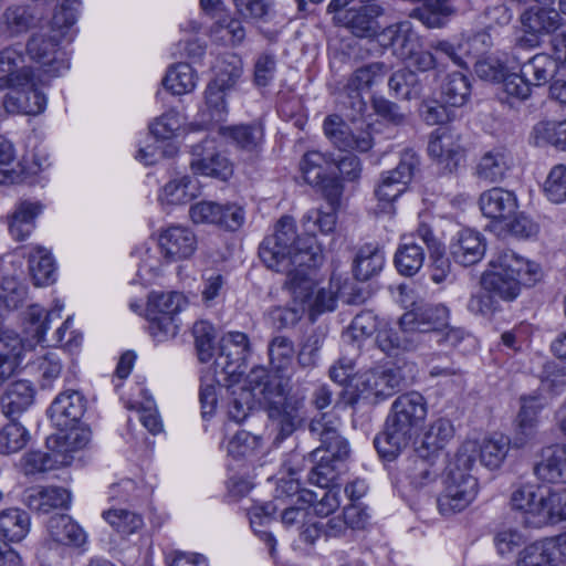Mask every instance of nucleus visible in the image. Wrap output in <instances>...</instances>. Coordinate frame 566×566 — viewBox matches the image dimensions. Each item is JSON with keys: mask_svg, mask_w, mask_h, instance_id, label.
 <instances>
[{"mask_svg": "<svg viewBox=\"0 0 566 566\" xmlns=\"http://www.w3.org/2000/svg\"><path fill=\"white\" fill-rule=\"evenodd\" d=\"M188 305L187 297L179 292H151L147 302L149 333L157 342L175 337L179 331L178 313Z\"/></svg>", "mask_w": 566, "mask_h": 566, "instance_id": "6e6552de", "label": "nucleus"}, {"mask_svg": "<svg viewBox=\"0 0 566 566\" xmlns=\"http://www.w3.org/2000/svg\"><path fill=\"white\" fill-rule=\"evenodd\" d=\"M490 266L492 270L481 277V286L505 302L515 300L522 286H534L543 276L539 264L510 249L497 251L491 259Z\"/></svg>", "mask_w": 566, "mask_h": 566, "instance_id": "39448f33", "label": "nucleus"}, {"mask_svg": "<svg viewBox=\"0 0 566 566\" xmlns=\"http://www.w3.org/2000/svg\"><path fill=\"white\" fill-rule=\"evenodd\" d=\"M199 195V181L196 178L185 175L168 181L159 193V200L168 205H185Z\"/></svg>", "mask_w": 566, "mask_h": 566, "instance_id": "4c0bfd02", "label": "nucleus"}, {"mask_svg": "<svg viewBox=\"0 0 566 566\" xmlns=\"http://www.w3.org/2000/svg\"><path fill=\"white\" fill-rule=\"evenodd\" d=\"M388 86L397 98L406 101L418 98L422 93V84L410 69L394 72L388 80Z\"/></svg>", "mask_w": 566, "mask_h": 566, "instance_id": "603ef678", "label": "nucleus"}, {"mask_svg": "<svg viewBox=\"0 0 566 566\" xmlns=\"http://www.w3.org/2000/svg\"><path fill=\"white\" fill-rule=\"evenodd\" d=\"M418 164V157L413 151H405L397 167L382 175L375 190L378 200L387 203L395 201L406 190Z\"/></svg>", "mask_w": 566, "mask_h": 566, "instance_id": "dca6fc26", "label": "nucleus"}, {"mask_svg": "<svg viewBox=\"0 0 566 566\" xmlns=\"http://www.w3.org/2000/svg\"><path fill=\"white\" fill-rule=\"evenodd\" d=\"M70 29H55L51 24L48 33L33 34L27 44V52L31 60L40 65L44 78H39L44 84L53 77L60 76L69 70L70 62L66 53L61 49L62 39L66 38Z\"/></svg>", "mask_w": 566, "mask_h": 566, "instance_id": "0eeeda50", "label": "nucleus"}, {"mask_svg": "<svg viewBox=\"0 0 566 566\" xmlns=\"http://www.w3.org/2000/svg\"><path fill=\"white\" fill-rule=\"evenodd\" d=\"M43 206L39 201L21 200L8 216L10 234L18 241L27 239L35 228V219L42 212Z\"/></svg>", "mask_w": 566, "mask_h": 566, "instance_id": "f704fd0d", "label": "nucleus"}, {"mask_svg": "<svg viewBox=\"0 0 566 566\" xmlns=\"http://www.w3.org/2000/svg\"><path fill=\"white\" fill-rule=\"evenodd\" d=\"M535 524H556L566 521V489L544 490Z\"/></svg>", "mask_w": 566, "mask_h": 566, "instance_id": "79ce46f5", "label": "nucleus"}, {"mask_svg": "<svg viewBox=\"0 0 566 566\" xmlns=\"http://www.w3.org/2000/svg\"><path fill=\"white\" fill-rule=\"evenodd\" d=\"M476 451L474 441H467L459 448L447 475L444 491L437 501L442 515L461 512L475 499L478 479L471 471L476 462Z\"/></svg>", "mask_w": 566, "mask_h": 566, "instance_id": "423d86ee", "label": "nucleus"}, {"mask_svg": "<svg viewBox=\"0 0 566 566\" xmlns=\"http://www.w3.org/2000/svg\"><path fill=\"white\" fill-rule=\"evenodd\" d=\"M479 205L485 217L495 220L509 219L518 207L515 193L501 187L482 192Z\"/></svg>", "mask_w": 566, "mask_h": 566, "instance_id": "cd10ccee", "label": "nucleus"}, {"mask_svg": "<svg viewBox=\"0 0 566 566\" xmlns=\"http://www.w3.org/2000/svg\"><path fill=\"white\" fill-rule=\"evenodd\" d=\"M221 132L224 136L229 137L238 147L248 150H258L264 139L263 125L258 122L248 124H239L228 127H222Z\"/></svg>", "mask_w": 566, "mask_h": 566, "instance_id": "37998d69", "label": "nucleus"}, {"mask_svg": "<svg viewBox=\"0 0 566 566\" xmlns=\"http://www.w3.org/2000/svg\"><path fill=\"white\" fill-rule=\"evenodd\" d=\"M91 441V431L84 428L70 427L60 430L55 436L48 438L46 444L50 450L57 452L60 457H67L69 463L72 460V452L85 448Z\"/></svg>", "mask_w": 566, "mask_h": 566, "instance_id": "e433bc0d", "label": "nucleus"}, {"mask_svg": "<svg viewBox=\"0 0 566 566\" xmlns=\"http://www.w3.org/2000/svg\"><path fill=\"white\" fill-rule=\"evenodd\" d=\"M543 193L555 205L566 202V165L557 164L551 168L542 186Z\"/></svg>", "mask_w": 566, "mask_h": 566, "instance_id": "e2e57ef3", "label": "nucleus"}, {"mask_svg": "<svg viewBox=\"0 0 566 566\" xmlns=\"http://www.w3.org/2000/svg\"><path fill=\"white\" fill-rule=\"evenodd\" d=\"M29 451L21 459L23 472L29 474L42 473L69 464L67 457H60L57 452Z\"/></svg>", "mask_w": 566, "mask_h": 566, "instance_id": "5fc2aeb1", "label": "nucleus"}, {"mask_svg": "<svg viewBox=\"0 0 566 566\" xmlns=\"http://www.w3.org/2000/svg\"><path fill=\"white\" fill-rule=\"evenodd\" d=\"M2 105L10 115H39L44 112L48 104L45 94L41 91L34 75L7 87Z\"/></svg>", "mask_w": 566, "mask_h": 566, "instance_id": "9b49d317", "label": "nucleus"}, {"mask_svg": "<svg viewBox=\"0 0 566 566\" xmlns=\"http://www.w3.org/2000/svg\"><path fill=\"white\" fill-rule=\"evenodd\" d=\"M537 144H548L566 150V119L539 122L534 127Z\"/></svg>", "mask_w": 566, "mask_h": 566, "instance_id": "680f3d73", "label": "nucleus"}, {"mask_svg": "<svg viewBox=\"0 0 566 566\" xmlns=\"http://www.w3.org/2000/svg\"><path fill=\"white\" fill-rule=\"evenodd\" d=\"M449 308L442 304L430 305L416 312H407L400 317V325L407 331H413L419 343L423 337H428L434 331H441L447 327L449 319Z\"/></svg>", "mask_w": 566, "mask_h": 566, "instance_id": "f3484780", "label": "nucleus"}, {"mask_svg": "<svg viewBox=\"0 0 566 566\" xmlns=\"http://www.w3.org/2000/svg\"><path fill=\"white\" fill-rule=\"evenodd\" d=\"M428 415V402L418 391L398 396L391 403L384 429L374 444L379 455L388 461L396 459L418 436Z\"/></svg>", "mask_w": 566, "mask_h": 566, "instance_id": "7ed1b4c3", "label": "nucleus"}, {"mask_svg": "<svg viewBox=\"0 0 566 566\" xmlns=\"http://www.w3.org/2000/svg\"><path fill=\"white\" fill-rule=\"evenodd\" d=\"M356 394L349 398V403L355 405L360 398L379 402L398 392L405 385V378L400 368L376 366L355 377Z\"/></svg>", "mask_w": 566, "mask_h": 566, "instance_id": "1a4fd4ad", "label": "nucleus"}, {"mask_svg": "<svg viewBox=\"0 0 566 566\" xmlns=\"http://www.w3.org/2000/svg\"><path fill=\"white\" fill-rule=\"evenodd\" d=\"M387 65L382 62H374L355 70L343 87V94L348 98L352 116L364 115L367 104L361 97V92L370 90L381 82L387 74Z\"/></svg>", "mask_w": 566, "mask_h": 566, "instance_id": "ddd939ff", "label": "nucleus"}, {"mask_svg": "<svg viewBox=\"0 0 566 566\" xmlns=\"http://www.w3.org/2000/svg\"><path fill=\"white\" fill-rule=\"evenodd\" d=\"M196 72L188 63L172 65L163 78V85L175 95H182L196 87Z\"/></svg>", "mask_w": 566, "mask_h": 566, "instance_id": "3c124183", "label": "nucleus"}, {"mask_svg": "<svg viewBox=\"0 0 566 566\" xmlns=\"http://www.w3.org/2000/svg\"><path fill=\"white\" fill-rule=\"evenodd\" d=\"M510 444L509 437L494 434L485 438L480 446L476 444V457H480V462L485 468L499 469L509 453Z\"/></svg>", "mask_w": 566, "mask_h": 566, "instance_id": "a18cd8bd", "label": "nucleus"}, {"mask_svg": "<svg viewBox=\"0 0 566 566\" xmlns=\"http://www.w3.org/2000/svg\"><path fill=\"white\" fill-rule=\"evenodd\" d=\"M198 239L188 227L171 226L159 234V248L169 261L189 259L197 250Z\"/></svg>", "mask_w": 566, "mask_h": 566, "instance_id": "aec40b11", "label": "nucleus"}, {"mask_svg": "<svg viewBox=\"0 0 566 566\" xmlns=\"http://www.w3.org/2000/svg\"><path fill=\"white\" fill-rule=\"evenodd\" d=\"M513 166L511 153L504 147H494L479 159L474 175L479 180L494 184L502 181Z\"/></svg>", "mask_w": 566, "mask_h": 566, "instance_id": "a878e982", "label": "nucleus"}, {"mask_svg": "<svg viewBox=\"0 0 566 566\" xmlns=\"http://www.w3.org/2000/svg\"><path fill=\"white\" fill-rule=\"evenodd\" d=\"M70 502V492L60 486L33 488L28 490L24 495L25 505L42 514H48L56 509H67Z\"/></svg>", "mask_w": 566, "mask_h": 566, "instance_id": "c756f323", "label": "nucleus"}, {"mask_svg": "<svg viewBox=\"0 0 566 566\" xmlns=\"http://www.w3.org/2000/svg\"><path fill=\"white\" fill-rule=\"evenodd\" d=\"M542 493L543 489L538 484H521L512 492L511 506L513 510L521 511L537 518Z\"/></svg>", "mask_w": 566, "mask_h": 566, "instance_id": "6e6d98bb", "label": "nucleus"}, {"mask_svg": "<svg viewBox=\"0 0 566 566\" xmlns=\"http://www.w3.org/2000/svg\"><path fill=\"white\" fill-rule=\"evenodd\" d=\"M63 304L56 303L54 308L45 312L40 305L32 304L23 314L24 332L32 336L38 343L45 344L46 346H56L62 344L66 331L70 328L72 317L69 316L64 323L55 331L52 337L46 338V331L50 324L61 318Z\"/></svg>", "mask_w": 566, "mask_h": 566, "instance_id": "f8f14e48", "label": "nucleus"}, {"mask_svg": "<svg viewBox=\"0 0 566 566\" xmlns=\"http://www.w3.org/2000/svg\"><path fill=\"white\" fill-rule=\"evenodd\" d=\"M34 395V387L29 380H17L10 384L0 398L2 413L7 418L14 419L33 403Z\"/></svg>", "mask_w": 566, "mask_h": 566, "instance_id": "72a5a7b5", "label": "nucleus"}, {"mask_svg": "<svg viewBox=\"0 0 566 566\" xmlns=\"http://www.w3.org/2000/svg\"><path fill=\"white\" fill-rule=\"evenodd\" d=\"M259 255L271 270L285 273L284 287L305 298L311 290V271L323 262V253L313 237L300 238L292 217H282L274 232L263 239Z\"/></svg>", "mask_w": 566, "mask_h": 566, "instance_id": "f257e3e1", "label": "nucleus"}, {"mask_svg": "<svg viewBox=\"0 0 566 566\" xmlns=\"http://www.w3.org/2000/svg\"><path fill=\"white\" fill-rule=\"evenodd\" d=\"M210 35L216 41L235 45L244 40L245 29L239 19L228 13H219L210 27Z\"/></svg>", "mask_w": 566, "mask_h": 566, "instance_id": "8fccbe9b", "label": "nucleus"}, {"mask_svg": "<svg viewBox=\"0 0 566 566\" xmlns=\"http://www.w3.org/2000/svg\"><path fill=\"white\" fill-rule=\"evenodd\" d=\"M535 475L549 483H566V444L556 443L542 449Z\"/></svg>", "mask_w": 566, "mask_h": 566, "instance_id": "bb28decb", "label": "nucleus"}, {"mask_svg": "<svg viewBox=\"0 0 566 566\" xmlns=\"http://www.w3.org/2000/svg\"><path fill=\"white\" fill-rule=\"evenodd\" d=\"M358 7H350L339 14L338 20L355 36L358 38H379L378 18L385 12L377 0H359Z\"/></svg>", "mask_w": 566, "mask_h": 566, "instance_id": "4468645a", "label": "nucleus"}, {"mask_svg": "<svg viewBox=\"0 0 566 566\" xmlns=\"http://www.w3.org/2000/svg\"><path fill=\"white\" fill-rule=\"evenodd\" d=\"M62 368V360L55 353H46L30 364V369L35 375L42 389L52 387L53 382L60 377Z\"/></svg>", "mask_w": 566, "mask_h": 566, "instance_id": "13d9d810", "label": "nucleus"}, {"mask_svg": "<svg viewBox=\"0 0 566 566\" xmlns=\"http://www.w3.org/2000/svg\"><path fill=\"white\" fill-rule=\"evenodd\" d=\"M250 381L254 385L256 392L262 395L269 418V429L273 436L272 443L279 447L302 426L303 402L290 395L287 385L281 377L272 376L264 367L252 368Z\"/></svg>", "mask_w": 566, "mask_h": 566, "instance_id": "20e7f679", "label": "nucleus"}, {"mask_svg": "<svg viewBox=\"0 0 566 566\" xmlns=\"http://www.w3.org/2000/svg\"><path fill=\"white\" fill-rule=\"evenodd\" d=\"M418 241L420 240L416 228L411 233L401 237V243L396 251L395 266L405 276L415 275L423 265L424 251Z\"/></svg>", "mask_w": 566, "mask_h": 566, "instance_id": "7c9ffc66", "label": "nucleus"}, {"mask_svg": "<svg viewBox=\"0 0 566 566\" xmlns=\"http://www.w3.org/2000/svg\"><path fill=\"white\" fill-rule=\"evenodd\" d=\"M85 410V397L77 390H65L55 397L48 413L55 427L66 430L82 419Z\"/></svg>", "mask_w": 566, "mask_h": 566, "instance_id": "6ab92c4d", "label": "nucleus"}, {"mask_svg": "<svg viewBox=\"0 0 566 566\" xmlns=\"http://www.w3.org/2000/svg\"><path fill=\"white\" fill-rule=\"evenodd\" d=\"M440 95L443 102L450 106H463L471 95L470 78L461 72L447 74L440 85Z\"/></svg>", "mask_w": 566, "mask_h": 566, "instance_id": "c03bdc74", "label": "nucleus"}, {"mask_svg": "<svg viewBox=\"0 0 566 566\" xmlns=\"http://www.w3.org/2000/svg\"><path fill=\"white\" fill-rule=\"evenodd\" d=\"M293 297L292 306H277L271 312V318L279 328H286L294 326L303 316L305 312V305L311 300L314 291V280L312 279V285L308 295L303 300L294 295V293L287 290Z\"/></svg>", "mask_w": 566, "mask_h": 566, "instance_id": "4d7b16f0", "label": "nucleus"}, {"mask_svg": "<svg viewBox=\"0 0 566 566\" xmlns=\"http://www.w3.org/2000/svg\"><path fill=\"white\" fill-rule=\"evenodd\" d=\"M29 268L35 285H48L54 282V261L52 255L45 249L36 248L30 254Z\"/></svg>", "mask_w": 566, "mask_h": 566, "instance_id": "bf43d9fd", "label": "nucleus"}, {"mask_svg": "<svg viewBox=\"0 0 566 566\" xmlns=\"http://www.w3.org/2000/svg\"><path fill=\"white\" fill-rule=\"evenodd\" d=\"M334 160L319 151H307L300 164L304 179L310 185H318L322 178L325 177L326 167Z\"/></svg>", "mask_w": 566, "mask_h": 566, "instance_id": "774afa93", "label": "nucleus"}, {"mask_svg": "<svg viewBox=\"0 0 566 566\" xmlns=\"http://www.w3.org/2000/svg\"><path fill=\"white\" fill-rule=\"evenodd\" d=\"M103 517L122 535H130L144 525L143 517L139 514L125 509H111L105 511Z\"/></svg>", "mask_w": 566, "mask_h": 566, "instance_id": "338daca9", "label": "nucleus"}, {"mask_svg": "<svg viewBox=\"0 0 566 566\" xmlns=\"http://www.w3.org/2000/svg\"><path fill=\"white\" fill-rule=\"evenodd\" d=\"M454 436L450 420L439 418L431 422L421 439L415 444V453L419 458L437 459Z\"/></svg>", "mask_w": 566, "mask_h": 566, "instance_id": "b1692460", "label": "nucleus"}, {"mask_svg": "<svg viewBox=\"0 0 566 566\" xmlns=\"http://www.w3.org/2000/svg\"><path fill=\"white\" fill-rule=\"evenodd\" d=\"M384 264V251L377 244L367 243L358 250L354 259V275L359 281H367L377 275Z\"/></svg>", "mask_w": 566, "mask_h": 566, "instance_id": "a19ab883", "label": "nucleus"}, {"mask_svg": "<svg viewBox=\"0 0 566 566\" xmlns=\"http://www.w3.org/2000/svg\"><path fill=\"white\" fill-rule=\"evenodd\" d=\"M428 153L439 163H446V168L450 171H452L459 164V147L453 144L452 137L447 133L431 134L428 144Z\"/></svg>", "mask_w": 566, "mask_h": 566, "instance_id": "864d4df0", "label": "nucleus"}, {"mask_svg": "<svg viewBox=\"0 0 566 566\" xmlns=\"http://www.w3.org/2000/svg\"><path fill=\"white\" fill-rule=\"evenodd\" d=\"M254 385L250 381V373L247 376V385L241 386L238 389L232 390V398L229 402V417L233 421L240 423L249 415L250 410L254 405V400H258L263 405L262 395L256 392Z\"/></svg>", "mask_w": 566, "mask_h": 566, "instance_id": "49530a36", "label": "nucleus"}, {"mask_svg": "<svg viewBox=\"0 0 566 566\" xmlns=\"http://www.w3.org/2000/svg\"><path fill=\"white\" fill-rule=\"evenodd\" d=\"M485 250L484 238L472 229H462L450 243V253L453 260L463 266H471L480 262Z\"/></svg>", "mask_w": 566, "mask_h": 566, "instance_id": "393cba45", "label": "nucleus"}, {"mask_svg": "<svg viewBox=\"0 0 566 566\" xmlns=\"http://www.w3.org/2000/svg\"><path fill=\"white\" fill-rule=\"evenodd\" d=\"M301 454L293 452L289 460L284 462L290 479L285 480L281 478L275 488L276 502L286 505L291 503H314L317 497V493L310 490H301L298 479L295 475L298 473L301 468L297 465Z\"/></svg>", "mask_w": 566, "mask_h": 566, "instance_id": "4be33fe9", "label": "nucleus"}, {"mask_svg": "<svg viewBox=\"0 0 566 566\" xmlns=\"http://www.w3.org/2000/svg\"><path fill=\"white\" fill-rule=\"evenodd\" d=\"M378 348L389 357H397L406 352L418 348L419 339L413 331H407L399 324V328L382 327L376 336Z\"/></svg>", "mask_w": 566, "mask_h": 566, "instance_id": "2f4dec72", "label": "nucleus"}, {"mask_svg": "<svg viewBox=\"0 0 566 566\" xmlns=\"http://www.w3.org/2000/svg\"><path fill=\"white\" fill-rule=\"evenodd\" d=\"M269 357L271 366L277 373L286 371L294 359V344L286 336H275L269 343Z\"/></svg>", "mask_w": 566, "mask_h": 566, "instance_id": "0e129e2a", "label": "nucleus"}, {"mask_svg": "<svg viewBox=\"0 0 566 566\" xmlns=\"http://www.w3.org/2000/svg\"><path fill=\"white\" fill-rule=\"evenodd\" d=\"M560 15L553 8L534 6L522 14V24L532 34H548L560 25Z\"/></svg>", "mask_w": 566, "mask_h": 566, "instance_id": "ea45409f", "label": "nucleus"}, {"mask_svg": "<svg viewBox=\"0 0 566 566\" xmlns=\"http://www.w3.org/2000/svg\"><path fill=\"white\" fill-rule=\"evenodd\" d=\"M340 420L329 412H323L310 422L308 429L316 437L319 446L311 451L307 457H300L303 462H310L307 474L308 482L325 490L335 485L344 463L350 457L348 440L339 433Z\"/></svg>", "mask_w": 566, "mask_h": 566, "instance_id": "f03ea898", "label": "nucleus"}, {"mask_svg": "<svg viewBox=\"0 0 566 566\" xmlns=\"http://www.w3.org/2000/svg\"><path fill=\"white\" fill-rule=\"evenodd\" d=\"M30 531L29 514L17 507L0 512V535L11 542L22 541Z\"/></svg>", "mask_w": 566, "mask_h": 566, "instance_id": "09e8293b", "label": "nucleus"}, {"mask_svg": "<svg viewBox=\"0 0 566 566\" xmlns=\"http://www.w3.org/2000/svg\"><path fill=\"white\" fill-rule=\"evenodd\" d=\"M546 405V398L538 394L521 397V409L517 415L518 433L514 441L516 447L525 446L533 438L538 422V413Z\"/></svg>", "mask_w": 566, "mask_h": 566, "instance_id": "c85d7f7f", "label": "nucleus"}, {"mask_svg": "<svg viewBox=\"0 0 566 566\" xmlns=\"http://www.w3.org/2000/svg\"><path fill=\"white\" fill-rule=\"evenodd\" d=\"M218 83L210 82L205 91V102L198 112L200 127L221 123L228 116L226 96L229 90L217 85Z\"/></svg>", "mask_w": 566, "mask_h": 566, "instance_id": "473e14b6", "label": "nucleus"}, {"mask_svg": "<svg viewBox=\"0 0 566 566\" xmlns=\"http://www.w3.org/2000/svg\"><path fill=\"white\" fill-rule=\"evenodd\" d=\"M190 167L196 174L227 180L232 176L233 168L229 159L217 151L213 139L205 138L191 146Z\"/></svg>", "mask_w": 566, "mask_h": 566, "instance_id": "2eb2a0df", "label": "nucleus"}, {"mask_svg": "<svg viewBox=\"0 0 566 566\" xmlns=\"http://www.w3.org/2000/svg\"><path fill=\"white\" fill-rule=\"evenodd\" d=\"M0 73L3 74L0 76V91L34 75L31 67L24 65L22 51L13 46L0 51Z\"/></svg>", "mask_w": 566, "mask_h": 566, "instance_id": "c9c22d12", "label": "nucleus"}, {"mask_svg": "<svg viewBox=\"0 0 566 566\" xmlns=\"http://www.w3.org/2000/svg\"><path fill=\"white\" fill-rule=\"evenodd\" d=\"M377 329V317L371 311H363L357 314L349 327L343 333V340L345 343H357V348L360 347V342L371 336Z\"/></svg>", "mask_w": 566, "mask_h": 566, "instance_id": "052dcab7", "label": "nucleus"}, {"mask_svg": "<svg viewBox=\"0 0 566 566\" xmlns=\"http://www.w3.org/2000/svg\"><path fill=\"white\" fill-rule=\"evenodd\" d=\"M48 532L54 542L63 545L81 546L86 541L83 528L66 514L50 517Z\"/></svg>", "mask_w": 566, "mask_h": 566, "instance_id": "58836bf2", "label": "nucleus"}, {"mask_svg": "<svg viewBox=\"0 0 566 566\" xmlns=\"http://www.w3.org/2000/svg\"><path fill=\"white\" fill-rule=\"evenodd\" d=\"M557 67L556 61L551 55L538 53L522 64L521 72L533 86H542L555 75Z\"/></svg>", "mask_w": 566, "mask_h": 566, "instance_id": "de8ad7c7", "label": "nucleus"}, {"mask_svg": "<svg viewBox=\"0 0 566 566\" xmlns=\"http://www.w3.org/2000/svg\"><path fill=\"white\" fill-rule=\"evenodd\" d=\"M326 137L340 150L368 151L373 146V137L367 129L352 130L338 115H329L324 120Z\"/></svg>", "mask_w": 566, "mask_h": 566, "instance_id": "a211bd4d", "label": "nucleus"}, {"mask_svg": "<svg viewBox=\"0 0 566 566\" xmlns=\"http://www.w3.org/2000/svg\"><path fill=\"white\" fill-rule=\"evenodd\" d=\"M518 560L525 566H557V556H554L553 546L546 538L526 546Z\"/></svg>", "mask_w": 566, "mask_h": 566, "instance_id": "69168bd1", "label": "nucleus"}, {"mask_svg": "<svg viewBox=\"0 0 566 566\" xmlns=\"http://www.w3.org/2000/svg\"><path fill=\"white\" fill-rule=\"evenodd\" d=\"M417 237L428 250L431 260V279L434 283L446 282L451 275V262L446 255V248L442 241L436 235L432 226L420 220L417 226Z\"/></svg>", "mask_w": 566, "mask_h": 566, "instance_id": "412c9836", "label": "nucleus"}, {"mask_svg": "<svg viewBox=\"0 0 566 566\" xmlns=\"http://www.w3.org/2000/svg\"><path fill=\"white\" fill-rule=\"evenodd\" d=\"M379 43L390 46L396 56L407 60L417 49H420V38L410 21H402L385 28L379 33Z\"/></svg>", "mask_w": 566, "mask_h": 566, "instance_id": "5701e85b", "label": "nucleus"}, {"mask_svg": "<svg viewBox=\"0 0 566 566\" xmlns=\"http://www.w3.org/2000/svg\"><path fill=\"white\" fill-rule=\"evenodd\" d=\"M251 354V345L247 334L229 332L220 340V353L214 361L216 374L227 378H235L245 373L247 360Z\"/></svg>", "mask_w": 566, "mask_h": 566, "instance_id": "9d476101", "label": "nucleus"}]
</instances>
